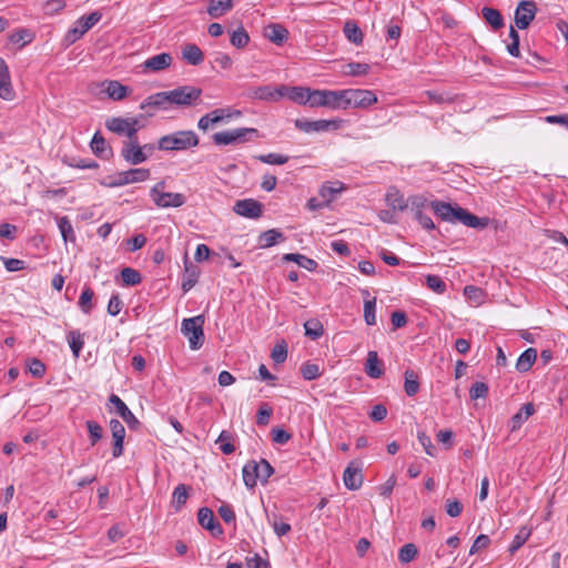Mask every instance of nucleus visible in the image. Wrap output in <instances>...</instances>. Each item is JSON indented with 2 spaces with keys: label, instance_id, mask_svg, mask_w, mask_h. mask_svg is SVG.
Wrapping results in <instances>:
<instances>
[{
  "label": "nucleus",
  "instance_id": "nucleus-25",
  "mask_svg": "<svg viewBox=\"0 0 568 568\" xmlns=\"http://www.w3.org/2000/svg\"><path fill=\"white\" fill-rule=\"evenodd\" d=\"M385 201L393 211H404L408 209V201L395 186L388 187L385 195Z\"/></svg>",
  "mask_w": 568,
  "mask_h": 568
},
{
  "label": "nucleus",
  "instance_id": "nucleus-55",
  "mask_svg": "<svg viewBox=\"0 0 568 568\" xmlns=\"http://www.w3.org/2000/svg\"><path fill=\"white\" fill-rule=\"evenodd\" d=\"M258 161L266 164H273V165H283L288 162L290 156L278 154V153H268V154H260L255 156Z\"/></svg>",
  "mask_w": 568,
  "mask_h": 568
},
{
  "label": "nucleus",
  "instance_id": "nucleus-60",
  "mask_svg": "<svg viewBox=\"0 0 568 568\" xmlns=\"http://www.w3.org/2000/svg\"><path fill=\"white\" fill-rule=\"evenodd\" d=\"M301 374L306 381H314L321 375L318 365L310 362L302 365Z\"/></svg>",
  "mask_w": 568,
  "mask_h": 568
},
{
  "label": "nucleus",
  "instance_id": "nucleus-59",
  "mask_svg": "<svg viewBox=\"0 0 568 568\" xmlns=\"http://www.w3.org/2000/svg\"><path fill=\"white\" fill-rule=\"evenodd\" d=\"M427 287L437 294H444L446 292V283L437 275H427L426 277Z\"/></svg>",
  "mask_w": 568,
  "mask_h": 568
},
{
  "label": "nucleus",
  "instance_id": "nucleus-3",
  "mask_svg": "<svg viewBox=\"0 0 568 568\" xmlns=\"http://www.w3.org/2000/svg\"><path fill=\"white\" fill-rule=\"evenodd\" d=\"M444 222L450 224H464L465 226L483 230L485 227H493L495 231L504 230L506 222H500L496 219H490L487 215H439Z\"/></svg>",
  "mask_w": 568,
  "mask_h": 568
},
{
  "label": "nucleus",
  "instance_id": "nucleus-53",
  "mask_svg": "<svg viewBox=\"0 0 568 568\" xmlns=\"http://www.w3.org/2000/svg\"><path fill=\"white\" fill-rule=\"evenodd\" d=\"M530 534L531 530L526 526H523L514 537V540L509 546V552L515 554L527 541Z\"/></svg>",
  "mask_w": 568,
  "mask_h": 568
},
{
  "label": "nucleus",
  "instance_id": "nucleus-61",
  "mask_svg": "<svg viewBox=\"0 0 568 568\" xmlns=\"http://www.w3.org/2000/svg\"><path fill=\"white\" fill-rule=\"evenodd\" d=\"M258 480L265 484L267 479L274 474V468L266 459H261L257 463Z\"/></svg>",
  "mask_w": 568,
  "mask_h": 568
},
{
  "label": "nucleus",
  "instance_id": "nucleus-13",
  "mask_svg": "<svg viewBox=\"0 0 568 568\" xmlns=\"http://www.w3.org/2000/svg\"><path fill=\"white\" fill-rule=\"evenodd\" d=\"M121 156L132 165H138L149 159V154L141 149L138 135L123 142Z\"/></svg>",
  "mask_w": 568,
  "mask_h": 568
},
{
  "label": "nucleus",
  "instance_id": "nucleus-49",
  "mask_svg": "<svg viewBox=\"0 0 568 568\" xmlns=\"http://www.w3.org/2000/svg\"><path fill=\"white\" fill-rule=\"evenodd\" d=\"M122 282L126 286H135L142 282V275L132 267H124L121 271Z\"/></svg>",
  "mask_w": 568,
  "mask_h": 568
},
{
  "label": "nucleus",
  "instance_id": "nucleus-11",
  "mask_svg": "<svg viewBox=\"0 0 568 568\" xmlns=\"http://www.w3.org/2000/svg\"><path fill=\"white\" fill-rule=\"evenodd\" d=\"M170 103L180 106H190L195 104L202 94V90L192 85H182L174 90L166 91Z\"/></svg>",
  "mask_w": 568,
  "mask_h": 568
},
{
  "label": "nucleus",
  "instance_id": "nucleus-28",
  "mask_svg": "<svg viewBox=\"0 0 568 568\" xmlns=\"http://www.w3.org/2000/svg\"><path fill=\"white\" fill-rule=\"evenodd\" d=\"M365 373L371 378H379L384 374L383 363L378 357L377 352L369 351L365 363Z\"/></svg>",
  "mask_w": 568,
  "mask_h": 568
},
{
  "label": "nucleus",
  "instance_id": "nucleus-57",
  "mask_svg": "<svg viewBox=\"0 0 568 568\" xmlns=\"http://www.w3.org/2000/svg\"><path fill=\"white\" fill-rule=\"evenodd\" d=\"M375 307H376V298L375 297L364 301V320H365V323L369 326L376 324Z\"/></svg>",
  "mask_w": 568,
  "mask_h": 568
},
{
  "label": "nucleus",
  "instance_id": "nucleus-40",
  "mask_svg": "<svg viewBox=\"0 0 568 568\" xmlns=\"http://www.w3.org/2000/svg\"><path fill=\"white\" fill-rule=\"evenodd\" d=\"M285 261H293L295 262L298 266L307 270V271H315L318 266L317 262L313 258H310L303 254H298V253H288V254H285L284 257H283Z\"/></svg>",
  "mask_w": 568,
  "mask_h": 568
},
{
  "label": "nucleus",
  "instance_id": "nucleus-32",
  "mask_svg": "<svg viewBox=\"0 0 568 568\" xmlns=\"http://www.w3.org/2000/svg\"><path fill=\"white\" fill-rule=\"evenodd\" d=\"M182 58L191 65H199L204 61L202 50L194 43L184 45L182 50Z\"/></svg>",
  "mask_w": 568,
  "mask_h": 568
},
{
  "label": "nucleus",
  "instance_id": "nucleus-21",
  "mask_svg": "<svg viewBox=\"0 0 568 568\" xmlns=\"http://www.w3.org/2000/svg\"><path fill=\"white\" fill-rule=\"evenodd\" d=\"M0 98L6 101H12L16 92L11 82V77L7 62L0 57Z\"/></svg>",
  "mask_w": 568,
  "mask_h": 568
},
{
  "label": "nucleus",
  "instance_id": "nucleus-30",
  "mask_svg": "<svg viewBox=\"0 0 568 568\" xmlns=\"http://www.w3.org/2000/svg\"><path fill=\"white\" fill-rule=\"evenodd\" d=\"M535 413V405L526 403L510 419V432H516Z\"/></svg>",
  "mask_w": 568,
  "mask_h": 568
},
{
  "label": "nucleus",
  "instance_id": "nucleus-12",
  "mask_svg": "<svg viewBox=\"0 0 568 568\" xmlns=\"http://www.w3.org/2000/svg\"><path fill=\"white\" fill-rule=\"evenodd\" d=\"M102 14L98 11H94L88 16L81 17L77 22L75 26L70 29L65 36V40L69 43L75 42L78 39H80L84 33H87L94 24H97Z\"/></svg>",
  "mask_w": 568,
  "mask_h": 568
},
{
  "label": "nucleus",
  "instance_id": "nucleus-8",
  "mask_svg": "<svg viewBox=\"0 0 568 568\" xmlns=\"http://www.w3.org/2000/svg\"><path fill=\"white\" fill-rule=\"evenodd\" d=\"M252 135L257 136L258 131L253 128H239L230 131L216 132L212 135V140L216 145H229L243 143Z\"/></svg>",
  "mask_w": 568,
  "mask_h": 568
},
{
  "label": "nucleus",
  "instance_id": "nucleus-24",
  "mask_svg": "<svg viewBox=\"0 0 568 568\" xmlns=\"http://www.w3.org/2000/svg\"><path fill=\"white\" fill-rule=\"evenodd\" d=\"M343 481L347 489L357 490L363 485V474L359 466H355V463L352 462L345 468L343 474Z\"/></svg>",
  "mask_w": 568,
  "mask_h": 568
},
{
  "label": "nucleus",
  "instance_id": "nucleus-37",
  "mask_svg": "<svg viewBox=\"0 0 568 568\" xmlns=\"http://www.w3.org/2000/svg\"><path fill=\"white\" fill-rule=\"evenodd\" d=\"M104 92L109 95V98L120 101L124 99L129 93V88L121 84L119 81H108L104 83Z\"/></svg>",
  "mask_w": 568,
  "mask_h": 568
},
{
  "label": "nucleus",
  "instance_id": "nucleus-17",
  "mask_svg": "<svg viewBox=\"0 0 568 568\" xmlns=\"http://www.w3.org/2000/svg\"><path fill=\"white\" fill-rule=\"evenodd\" d=\"M170 108L171 103L166 91L151 94L146 99H144L140 104V109L142 111H145L146 115L149 116L154 115V112L151 111L152 109L166 111Z\"/></svg>",
  "mask_w": 568,
  "mask_h": 568
},
{
  "label": "nucleus",
  "instance_id": "nucleus-43",
  "mask_svg": "<svg viewBox=\"0 0 568 568\" xmlns=\"http://www.w3.org/2000/svg\"><path fill=\"white\" fill-rule=\"evenodd\" d=\"M343 31L347 40L352 43L361 44L363 42V32L355 22H345Z\"/></svg>",
  "mask_w": 568,
  "mask_h": 568
},
{
  "label": "nucleus",
  "instance_id": "nucleus-18",
  "mask_svg": "<svg viewBox=\"0 0 568 568\" xmlns=\"http://www.w3.org/2000/svg\"><path fill=\"white\" fill-rule=\"evenodd\" d=\"M109 403L114 406L116 414L123 419L130 429L136 430L140 427V420L118 395L111 394Z\"/></svg>",
  "mask_w": 568,
  "mask_h": 568
},
{
  "label": "nucleus",
  "instance_id": "nucleus-38",
  "mask_svg": "<svg viewBox=\"0 0 568 568\" xmlns=\"http://www.w3.org/2000/svg\"><path fill=\"white\" fill-rule=\"evenodd\" d=\"M481 14L485 21L495 30L503 28L505 24L504 18L497 9L484 7L481 9Z\"/></svg>",
  "mask_w": 568,
  "mask_h": 568
},
{
  "label": "nucleus",
  "instance_id": "nucleus-58",
  "mask_svg": "<svg viewBox=\"0 0 568 568\" xmlns=\"http://www.w3.org/2000/svg\"><path fill=\"white\" fill-rule=\"evenodd\" d=\"M271 358L274 361L275 364H282L287 358V344L285 341H282L281 343H277L272 352H271Z\"/></svg>",
  "mask_w": 568,
  "mask_h": 568
},
{
  "label": "nucleus",
  "instance_id": "nucleus-9",
  "mask_svg": "<svg viewBox=\"0 0 568 568\" xmlns=\"http://www.w3.org/2000/svg\"><path fill=\"white\" fill-rule=\"evenodd\" d=\"M343 90H318L315 89L312 97L311 108H328L343 110Z\"/></svg>",
  "mask_w": 568,
  "mask_h": 568
},
{
  "label": "nucleus",
  "instance_id": "nucleus-31",
  "mask_svg": "<svg viewBox=\"0 0 568 568\" xmlns=\"http://www.w3.org/2000/svg\"><path fill=\"white\" fill-rule=\"evenodd\" d=\"M264 36L275 44H282L288 36V31L280 23H271L265 28Z\"/></svg>",
  "mask_w": 568,
  "mask_h": 568
},
{
  "label": "nucleus",
  "instance_id": "nucleus-33",
  "mask_svg": "<svg viewBox=\"0 0 568 568\" xmlns=\"http://www.w3.org/2000/svg\"><path fill=\"white\" fill-rule=\"evenodd\" d=\"M244 485L248 489H253L258 480L257 462H247L242 469Z\"/></svg>",
  "mask_w": 568,
  "mask_h": 568
},
{
  "label": "nucleus",
  "instance_id": "nucleus-42",
  "mask_svg": "<svg viewBox=\"0 0 568 568\" xmlns=\"http://www.w3.org/2000/svg\"><path fill=\"white\" fill-rule=\"evenodd\" d=\"M190 487L185 484L178 485L172 494V505L175 510H180L182 506L185 505L189 497Z\"/></svg>",
  "mask_w": 568,
  "mask_h": 568
},
{
  "label": "nucleus",
  "instance_id": "nucleus-15",
  "mask_svg": "<svg viewBox=\"0 0 568 568\" xmlns=\"http://www.w3.org/2000/svg\"><path fill=\"white\" fill-rule=\"evenodd\" d=\"M294 124L300 131H303L305 133L323 132L339 129L341 120L308 121L304 119H296Z\"/></svg>",
  "mask_w": 568,
  "mask_h": 568
},
{
  "label": "nucleus",
  "instance_id": "nucleus-2",
  "mask_svg": "<svg viewBox=\"0 0 568 568\" xmlns=\"http://www.w3.org/2000/svg\"><path fill=\"white\" fill-rule=\"evenodd\" d=\"M199 136L194 131H176L159 139L158 148L162 151H186L199 145Z\"/></svg>",
  "mask_w": 568,
  "mask_h": 568
},
{
  "label": "nucleus",
  "instance_id": "nucleus-56",
  "mask_svg": "<svg viewBox=\"0 0 568 568\" xmlns=\"http://www.w3.org/2000/svg\"><path fill=\"white\" fill-rule=\"evenodd\" d=\"M93 295H94V293H93L92 288L89 286H85L80 295L78 304H79L80 308L85 314H89L93 307V305H92Z\"/></svg>",
  "mask_w": 568,
  "mask_h": 568
},
{
  "label": "nucleus",
  "instance_id": "nucleus-4",
  "mask_svg": "<svg viewBox=\"0 0 568 568\" xmlns=\"http://www.w3.org/2000/svg\"><path fill=\"white\" fill-rule=\"evenodd\" d=\"M343 110L348 108L366 109L377 103V95L372 90L345 89L343 90Z\"/></svg>",
  "mask_w": 568,
  "mask_h": 568
},
{
  "label": "nucleus",
  "instance_id": "nucleus-35",
  "mask_svg": "<svg viewBox=\"0 0 568 568\" xmlns=\"http://www.w3.org/2000/svg\"><path fill=\"white\" fill-rule=\"evenodd\" d=\"M34 32L28 28H19L14 30L10 36L9 40L11 43L17 44L19 48L31 43L34 40Z\"/></svg>",
  "mask_w": 568,
  "mask_h": 568
},
{
  "label": "nucleus",
  "instance_id": "nucleus-48",
  "mask_svg": "<svg viewBox=\"0 0 568 568\" xmlns=\"http://www.w3.org/2000/svg\"><path fill=\"white\" fill-rule=\"evenodd\" d=\"M304 328L305 335L312 339L320 338L324 333L323 324L316 318L306 321L304 323Z\"/></svg>",
  "mask_w": 568,
  "mask_h": 568
},
{
  "label": "nucleus",
  "instance_id": "nucleus-45",
  "mask_svg": "<svg viewBox=\"0 0 568 568\" xmlns=\"http://www.w3.org/2000/svg\"><path fill=\"white\" fill-rule=\"evenodd\" d=\"M230 42L236 49L245 48L250 42V36L246 30L240 26L236 30L231 33Z\"/></svg>",
  "mask_w": 568,
  "mask_h": 568
},
{
  "label": "nucleus",
  "instance_id": "nucleus-47",
  "mask_svg": "<svg viewBox=\"0 0 568 568\" xmlns=\"http://www.w3.org/2000/svg\"><path fill=\"white\" fill-rule=\"evenodd\" d=\"M58 227L60 230V233L62 235L63 241L67 242H74L75 241V234L72 227V224L68 220L67 216H62L57 220Z\"/></svg>",
  "mask_w": 568,
  "mask_h": 568
},
{
  "label": "nucleus",
  "instance_id": "nucleus-41",
  "mask_svg": "<svg viewBox=\"0 0 568 568\" xmlns=\"http://www.w3.org/2000/svg\"><path fill=\"white\" fill-rule=\"evenodd\" d=\"M404 390L407 396H414L419 390L418 375L413 369H406L404 373Z\"/></svg>",
  "mask_w": 568,
  "mask_h": 568
},
{
  "label": "nucleus",
  "instance_id": "nucleus-23",
  "mask_svg": "<svg viewBox=\"0 0 568 568\" xmlns=\"http://www.w3.org/2000/svg\"><path fill=\"white\" fill-rule=\"evenodd\" d=\"M110 429L112 433L113 445H112V456L114 458H119L123 455V444L125 437V428L122 423L115 418L111 419Z\"/></svg>",
  "mask_w": 568,
  "mask_h": 568
},
{
  "label": "nucleus",
  "instance_id": "nucleus-52",
  "mask_svg": "<svg viewBox=\"0 0 568 568\" xmlns=\"http://www.w3.org/2000/svg\"><path fill=\"white\" fill-rule=\"evenodd\" d=\"M85 426L89 433V439L91 446L97 445V443L103 437V428L95 420H87Z\"/></svg>",
  "mask_w": 568,
  "mask_h": 568
},
{
  "label": "nucleus",
  "instance_id": "nucleus-20",
  "mask_svg": "<svg viewBox=\"0 0 568 568\" xmlns=\"http://www.w3.org/2000/svg\"><path fill=\"white\" fill-rule=\"evenodd\" d=\"M247 95L251 99L261 101H277L278 99L283 98L282 85H261L251 88L247 92Z\"/></svg>",
  "mask_w": 568,
  "mask_h": 568
},
{
  "label": "nucleus",
  "instance_id": "nucleus-22",
  "mask_svg": "<svg viewBox=\"0 0 568 568\" xmlns=\"http://www.w3.org/2000/svg\"><path fill=\"white\" fill-rule=\"evenodd\" d=\"M197 520L199 524L213 536H221L223 534L221 524L215 519L214 513L210 508H200L197 513Z\"/></svg>",
  "mask_w": 568,
  "mask_h": 568
},
{
  "label": "nucleus",
  "instance_id": "nucleus-5",
  "mask_svg": "<svg viewBox=\"0 0 568 568\" xmlns=\"http://www.w3.org/2000/svg\"><path fill=\"white\" fill-rule=\"evenodd\" d=\"M204 316L197 315L182 321L181 331L187 337L190 348L200 349L204 344Z\"/></svg>",
  "mask_w": 568,
  "mask_h": 568
},
{
  "label": "nucleus",
  "instance_id": "nucleus-6",
  "mask_svg": "<svg viewBox=\"0 0 568 568\" xmlns=\"http://www.w3.org/2000/svg\"><path fill=\"white\" fill-rule=\"evenodd\" d=\"M150 195L152 201L162 209L179 207L186 201V196L182 193L166 192L164 182L156 183Z\"/></svg>",
  "mask_w": 568,
  "mask_h": 568
},
{
  "label": "nucleus",
  "instance_id": "nucleus-44",
  "mask_svg": "<svg viewBox=\"0 0 568 568\" xmlns=\"http://www.w3.org/2000/svg\"><path fill=\"white\" fill-rule=\"evenodd\" d=\"M67 339L73 356L78 358L84 345L83 335L79 331H70L68 333Z\"/></svg>",
  "mask_w": 568,
  "mask_h": 568
},
{
  "label": "nucleus",
  "instance_id": "nucleus-54",
  "mask_svg": "<svg viewBox=\"0 0 568 568\" xmlns=\"http://www.w3.org/2000/svg\"><path fill=\"white\" fill-rule=\"evenodd\" d=\"M185 272L187 273V276L182 282V291L184 293L189 292L191 288L194 287L200 274L195 266H189L187 264H185Z\"/></svg>",
  "mask_w": 568,
  "mask_h": 568
},
{
  "label": "nucleus",
  "instance_id": "nucleus-64",
  "mask_svg": "<svg viewBox=\"0 0 568 568\" xmlns=\"http://www.w3.org/2000/svg\"><path fill=\"white\" fill-rule=\"evenodd\" d=\"M417 439L427 455L432 457L436 456V448L433 445L430 437L425 432H418Z\"/></svg>",
  "mask_w": 568,
  "mask_h": 568
},
{
  "label": "nucleus",
  "instance_id": "nucleus-1",
  "mask_svg": "<svg viewBox=\"0 0 568 568\" xmlns=\"http://www.w3.org/2000/svg\"><path fill=\"white\" fill-rule=\"evenodd\" d=\"M407 201L408 209L413 213H422L423 211H432L433 213H470L456 203L432 200L422 194L413 195Z\"/></svg>",
  "mask_w": 568,
  "mask_h": 568
},
{
  "label": "nucleus",
  "instance_id": "nucleus-10",
  "mask_svg": "<svg viewBox=\"0 0 568 568\" xmlns=\"http://www.w3.org/2000/svg\"><path fill=\"white\" fill-rule=\"evenodd\" d=\"M343 190V183L341 182H328L324 184L320 190L318 196L312 197L308 201V209L317 210L323 207H329L331 202H333Z\"/></svg>",
  "mask_w": 568,
  "mask_h": 568
},
{
  "label": "nucleus",
  "instance_id": "nucleus-7",
  "mask_svg": "<svg viewBox=\"0 0 568 568\" xmlns=\"http://www.w3.org/2000/svg\"><path fill=\"white\" fill-rule=\"evenodd\" d=\"M105 128L118 134L124 135L128 140L136 136L138 131L140 129L139 118H121V116H112L106 119Z\"/></svg>",
  "mask_w": 568,
  "mask_h": 568
},
{
  "label": "nucleus",
  "instance_id": "nucleus-46",
  "mask_svg": "<svg viewBox=\"0 0 568 568\" xmlns=\"http://www.w3.org/2000/svg\"><path fill=\"white\" fill-rule=\"evenodd\" d=\"M216 444L220 445V449L225 455H231L235 452V446L233 444V435L226 430H222L216 439Z\"/></svg>",
  "mask_w": 568,
  "mask_h": 568
},
{
  "label": "nucleus",
  "instance_id": "nucleus-62",
  "mask_svg": "<svg viewBox=\"0 0 568 568\" xmlns=\"http://www.w3.org/2000/svg\"><path fill=\"white\" fill-rule=\"evenodd\" d=\"M488 395V385L484 382H475L469 389L471 399L486 398Z\"/></svg>",
  "mask_w": 568,
  "mask_h": 568
},
{
  "label": "nucleus",
  "instance_id": "nucleus-14",
  "mask_svg": "<svg viewBox=\"0 0 568 568\" xmlns=\"http://www.w3.org/2000/svg\"><path fill=\"white\" fill-rule=\"evenodd\" d=\"M150 178L149 169H130L124 172H120L114 176H110L109 186H122L131 183L143 182Z\"/></svg>",
  "mask_w": 568,
  "mask_h": 568
},
{
  "label": "nucleus",
  "instance_id": "nucleus-19",
  "mask_svg": "<svg viewBox=\"0 0 568 568\" xmlns=\"http://www.w3.org/2000/svg\"><path fill=\"white\" fill-rule=\"evenodd\" d=\"M283 98L286 97L291 101L301 104V105H310L312 103V97L314 90L306 87H287L282 85Z\"/></svg>",
  "mask_w": 568,
  "mask_h": 568
},
{
  "label": "nucleus",
  "instance_id": "nucleus-27",
  "mask_svg": "<svg viewBox=\"0 0 568 568\" xmlns=\"http://www.w3.org/2000/svg\"><path fill=\"white\" fill-rule=\"evenodd\" d=\"M285 235L277 229H271L258 235L257 243L261 248H268L285 241Z\"/></svg>",
  "mask_w": 568,
  "mask_h": 568
},
{
  "label": "nucleus",
  "instance_id": "nucleus-51",
  "mask_svg": "<svg viewBox=\"0 0 568 568\" xmlns=\"http://www.w3.org/2000/svg\"><path fill=\"white\" fill-rule=\"evenodd\" d=\"M418 554V548L415 544H405L398 551V560L402 564H408L415 559Z\"/></svg>",
  "mask_w": 568,
  "mask_h": 568
},
{
  "label": "nucleus",
  "instance_id": "nucleus-63",
  "mask_svg": "<svg viewBox=\"0 0 568 568\" xmlns=\"http://www.w3.org/2000/svg\"><path fill=\"white\" fill-rule=\"evenodd\" d=\"M347 70L345 71L346 74L352 77H358L367 74L369 71V65L367 63H361V62H351L346 65Z\"/></svg>",
  "mask_w": 568,
  "mask_h": 568
},
{
  "label": "nucleus",
  "instance_id": "nucleus-39",
  "mask_svg": "<svg viewBox=\"0 0 568 568\" xmlns=\"http://www.w3.org/2000/svg\"><path fill=\"white\" fill-rule=\"evenodd\" d=\"M263 205L253 199L237 201L233 207V213H262Z\"/></svg>",
  "mask_w": 568,
  "mask_h": 568
},
{
  "label": "nucleus",
  "instance_id": "nucleus-29",
  "mask_svg": "<svg viewBox=\"0 0 568 568\" xmlns=\"http://www.w3.org/2000/svg\"><path fill=\"white\" fill-rule=\"evenodd\" d=\"M233 8V0H210L207 14L213 19H219Z\"/></svg>",
  "mask_w": 568,
  "mask_h": 568
},
{
  "label": "nucleus",
  "instance_id": "nucleus-16",
  "mask_svg": "<svg viewBox=\"0 0 568 568\" xmlns=\"http://www.w3.org/2000/svg\"><path fill=\"white\" fill-rule=\"evenodd\" d=\"M536 4L534 1L523 0L518 3L515 11V24L518 29H527L536 16Z\"/></svg>",
  "mask_w": 568,
  "mask_h": 568
},
{
  "label": "nucleus",
  "instance_id": "nucleus-26",
  "mask_svg": "<svg viewBox=\"0 0 568 568\" xmlns=\"http://www.w3.org/2000/svg\"><path fill=\"white\" fill-rule=\"evenodd\" d=\"M172 61V55L170 53L163 52L146 59L143 65L144 69L149 71L159 72L169 68Z\"/></svg>",
  "mask_w": 568,
  "mask_h": 568
},
{
  "label": "nucleus",
  "instance_id": "nucleus-36",
  "mask_svg": "<svg viewBox=\"0 0 568 568\" xmlns=\"http://www.w3.org/2000/svg\"><path fill=\"white\" fill-rule=\"evenodd\" d=\"M537 358V351L532 347L524 351L517 359L516 369L520 373L528 372Z\"/></svg>",
  "mask_w": 568,
  "mask_h": 568
},
{
  "label": "nucleus",
  "instance_id": "nucleus-50",
  "mask_svg": "<svg viewBox=\"0 0 568 568\" xmlns=\"http://www.w3.org/2000/svg\"><path fill=\"white\" fill-rule=\"evenodd\" d=\"M267 520H268V524L274 529V532L278 537L285 536L292 529L290 524L278 521V516L275 513H273L272 515L267 514Z\"/></svg>",
  "mask_w": 568,
  "mask_h": 568
},
{
  "label": "nucleus",
  "instance_id": "nucleus-34",
  "mask_svg": "<svg viewBox=\"0 0 568 568\" xmlns=\"http://www.w3.org/2000/svg\"><path fill=\"white\" fill-rule=\"evenodd\" d=\"M91 149L95 155L101 159H109L112 154V149L106 144L105 139L100 132H95L91 140Z\"/></svg>",
  "mask_w": 568,
  "mask_h": 568
}]
</instances>
